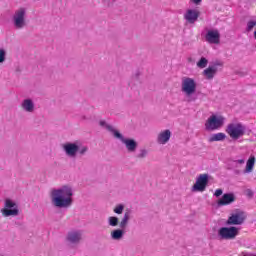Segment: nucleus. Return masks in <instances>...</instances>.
Masks as SVG:
<instances>
[{
    "instance_id": "obj_1",
    "label": "nucleus",
    "mask_w": 256,
    "mask_h": 256,
    "mask_svg": "<svg viewBox=\"0 0 256 256\" xmlns=\"http://www.w3.org/2000/svg\"><path fill=\"white\" fill-rule=\"evenodd\" d=\"M73 190L69 186H63L51 191L52 203L55 207H71L73 204Z\"/></svg>"
},
{
    "instance_id": "obj_2",
    "label": "nucleus",
    "mask_w": 256,
    "mask_h": 256,
    "mask_svg": "<svg viewBox=\"0 0 256 256\" xmlns=\"http://www.w3.org/2000/svg\"><path fill=\"white\" fill-rule=\"evenodd\" d=\"M225 131L230 139L237 141V139H241L245 135L247 128L241 122H232L227 125Z\"/></svg>"
},
{
    "instance_id": "obj_3",
    "label": "nucleus",
    "mask_w": 256,
    "mask_h": 256,
    "mask_svg": "<svg viewBox=\"0 0 256 256\" xmlns=\"http://www.w3.org/2000/svg\"><path fill=\"white\" fill-rule=\"evenodd\" d=\"M239 235V228L235 226L231 227H222L218 230V237L226 241H231Z\"/></svg>"
},
{
    "instance_id": "obj_4",
    "label": "nucleus",
    "mask_w": 256,
    "mask_h": 256,
    "mask_svg": "<svg viewBox=\"0 0 256 256\" xmlns=\"http://www.w3.org/2000/svg\"><path fill=\"white\" fill-rule=\"evenodd\" d=\"M25 15H27V9L20 8L18 9L13 16V23L15 29H23L27 26L25 21Z\"/></svg>"
},
{
    "instance_id": "obj_5",
    "label": "nucleus",
    "mask_w": 256,
    "mask_h": 256,
    "mask_svg": "<svg viewBox=\"0 0 256 256\" xmlns=\"http://www.w3.org/2000/svg\"><path fill=\"white\" fill-rule=\"evenodd\" d=\"M223 123V117L212 115L207 119L205 123L206 131H217V129H221V127H223Z\"/></svg>"
},
{
    "instance_id": "obj_6",
    "label": "nucleus",
    "mask_w": 256,
    "mask_h": 256,
    "mask_svg": "<svg viewBox=\"0 0 256 256\" xmlns=\"http://www.w3.org/2000/svg\"><path fill=\"white\" fill-rule=\"evenodd\" d=\"M2 215L4 217H17V215H19V208H17V204L11 199H6L5 208L2 209Z\"/></svg>"
},
{
    "instance_id": "obj_7",
    "label": "nucleus",
    "mask_w": 256,
    "mask_h": 256,
    "mask_svg": "<svg viewBox=\"0 0 256 256\" xmlns=\"http://www.w3.org/2000/svg\"><path fill=\"white\" fill-rule=\"evenodd\" d=\"M182 91L185 95L191 96L197 91V83L193 78L184 77L182 79Z\"/></svg>"
},
{
    "instance_id": "obj_8",
    "label": "nucleus",
    "mask_w": 256,
    "mask_h": 256,
    "mask_svg": "<svg viewBox=\"0 0 256 256\" xmlns=\"http://www.w3.org/2000/svg\"><path fill=\"white\" fill-rule=\"evenodd\" d=\"M245 219H247L245 212L236 210L235 213H232L228 217L226 225H243V223H245Z\"/></svg>"
},
{
    "instance_id": "obj_9",
    "label": "nucleus",
    "mask_w": 256,
    "mask_h": 256,
    "mask_svg": "<svg viewBox=\"0 0 256 256\" xmlns=\"http://www.w3.org/2000/svg\"><path fill=\"white\" fill-rule=\"evenodd\" d=\"M209 184V174H200L196 179L195 184L192 187V191H199L203 193L205 189H207V185Z\"/></svg>"
},
{
    "instance_id": "obj_10",
    "label": "nucleus",
    "mask_w": 256,
    "mask_h": 256,
    "mask_svg": "<svg viewBox=\"0 0 256 256\" xmlns=\"http://www.w3.org/2000/svg\"><path fill=\"white\" fill-rule=\"evenodd\" d=\"M205 37L208 43H212L214 45L219 44V41H221V34L219 33V30H209Z\"/></svg>"
},
{
    "instance_id": "obj_11",
    "label": "nucleus",
    "mask_w": 256,
    "mask_h": 256,
    "mask_svg": "<svg viewBox=\"0 0 256 256\" xmlns=\"http://www.w3.org/2000/svg\"><path fill=\"white\" fill-rule=\"evenodd\" d=\"M234 201L235 195L233 193H226L221 199L218 200L217 205L219 207H225L227 205H231V203H234Z\"/></svg>"
},
{
    "instance_id": "obj_12",
    "label": "nucleus",
    "mask_w": 256,
    "mask_h": 256,
    "mask_svg": "<svg viewBox=\"0 0 256 256\" xmlns=\"http://www.w3.org/2000/svg\"><path fill=\"white\" fill-rule=\"evenodd\" d=\"M64 150L69 157H75L79 151V146H77V144L68 143L64 145Z\"/></svg>"
},
{
    "instance_id": "obj_13",
    "label": "nucleus",
    "mask_w": 256,
    "mask_h": 256,
    "mask_svg": "<svg viewBox=\"0 0 256 256\" xmlns=\"http://www.w3.org/2000/svg\"><path fill=\"white\" fill-rule=\"evenodd\" d=\"M184 18L186 21H188V23H195V21L199 19V11L189 9L185 13Z\"/></svg>"
},
{
    "instance_id": "obj_14",
    "label": "nucleus",
    "mask_w": 256,
    "mask_h": 256,
    "mask_svg": "<svg viewBox=\"0 0 256 256\" xmlns=\"http://www.w3.org/2000/svg\"><path fill=\"white\" fill-rule=\"evenodd\" d=\"M122 143L126 146L127 151L133 153L137 149V142L133 139H122Z\"/></svg>"
},
{
    "instance_id": "obj_15",
    "label": "nucleus",
    "mask_w": 256,
    "mask_h": 256,
    "mask_svg": "<svg viewBox=\"0 0 256 256\" xmlns=\"http://www.w3.org/2000/svg\"><path fill=\"white\" fill-rule=\"evenodd\" d=\"M217 73V67L216 66H209L203 71V75L206 76V79H213L215 77V74Z\"/></svg>"
},
{
    "instance_id": "obj_16",
    "label": "nucleus",
    "mask_w": 256,
    "mask_h": 256,
    "mask_svg": "<svg viewBox=\"0 0 256 256\" xmlns=\"http://www.w3.org/2000/svg\"><path fill=\"white\" fill-rule=\"evenodd\" d=\"M22 108L24 111H27L28 113H33L35 105L33 104V101H31V99H26L22 103Z\"/></svg>"
},
{
    "instance_id": "obj_17",
    "label": "nucleus",
    "mask_w": 256,
    "mask_h": 256,
    "mask_svg": "<svg viewBox=\"0 0 256 256\" xmlns=\"http://www.w3.org/2000/svg\"><path fill=\"white\" fill-rule=\"evenodd\" d=\"M68 241H70V243H79V241H81V232H70L68 234Z\"/></svg>"
},
{
    "instance_id": "obj_18",
    "label": "nucleus",
    "mask_w": 256,
    "mask_h": 256,
    "mask_svg": "<svg viewBox=\"0 0 256 256\" xmlns=\"http://www.w3.org/2000/svg\"><path fill=\"white\" fill-rule=\"evenodd\" d=\"M225 139H227V135H225V133L223 132H218L216 134H213L210 138H209V142L213 143L215 141H225Z\"/></svg>"
},
{
    "instance_id": "obj_19",
    "label": "nucleus",
    "mask_w": 256,
    "mask_h": 256,
    "mask_svg": "<svg viewBox=\"0 0 256 256\" xmlns=\"http://www.w3.org/2000/svg\"><path fill=\"white\" fill-rule=\"evenodd\" d=\"M171 139V130H165L161 133V144L165 145Z\"/></svg>"
},
{
    "instance_id": "obj_20",
    "label": "nucleus",
    "mask_w": 256,
    "mask_h": 256,
    "mask_svg": "<svg viewBox=\"0 0 256 256\" xmlns=\"http://www.w3.org/2000/svg\"><path fill=\"white\" fill-rule=\"evenodd\" d=\"M253 167H255V156L248 159L246 163V173H251V171H253Z\"/></svg>"
},
{
    "instance_id": "obj_21",
    "label": "nucleus",
    "mask_w": 256,
    "mask_h": 256,
    "mask_svg": "<svg viewBox=\"0 0 256 256\" xmlns=\"http://www.w3.org/2000/svg\"><path fill=\"white\" fill-rule=\"evenodd\" d=\"M131 218V215L129 212H126L120 222L121 229H125L127 227V224L129 223V219Z\"/></svg>"
},
{
    "instance_id": "obj_22",
    "label": "nucleus",
    "mask_w": 256,
    "mask_h": 256,
    "mask_svg": "<svg viewBox=\"0 0 256 256\" xmlns=\"http://www.w3.org/2000/svg\"><path fill=\"white\" fill-rule=\"evenodd\" d=\"M111 237H112V239H115V240L121 239L123 237V230L116 229V230L112 231Z\"/></svg>"
},
{
    "instance_id": "obj_23",
    "label": "nucleus",
    "mask_w": 256,
    "mask_h": 256,
    "mask_svg": "<svg viewBox=\"0 0 256 256\" xmlns=\"http://www.w3.org/2000/svg\"><path fill=\"white\" fill-rule=\"evenodd\" d=\"M107 129H108V131L113 132V135H114V137H116V139H120V141L123 142V139H125V138L123 137V135H121V133L119 131L113 129V127H111V126H107Z\"/></svg>"
},
{
    "instance_id": "obj_24",
    "label": "nucleus",
    "mask_w": 256,
    "mask_h": 256,
    "mask_svg": "<svg viewBox=\"0 0 256 256\" xmlns=\"http://www.w3.org/2000/svg\"><path fill=\"white\" fill-rule=\"evenodd\" d=\"M108 221H109L110 227H117V225H119V218L115 216L109 217Z\"/></svg>"
},
{
    "instance_id": "obj_25",
    "label": "nucleus",
    "mask_w": 256,
    "mask_h": 256,
    "mask_svg": "<svg viewBox=\"0 0 256 256\" xmlns=\"http://www.w3.org/2000/svg\"><path fill=\"white\" fill-rule=\"evenodd\" d=\"M255 25H256V21L255 20L248 21L246 31L248 33H250V31H253V28L255 27Z\"/></svg>"
},
{
    "instance_id": "obj_26",
    "label": "nucleus",
    "mask_w": 256,
    "mask_h": 256,
    "mask_svg": "<svg viewBox=\"0 0 256 256\" xmlns=\"http://www.w3.org/2000/svg\"><path fill=\"white\" fill-rule=\"evenodd\" d=\"M123 205H118L114 208V213H117V215H121V213H123Z\"/></svg>"
},
{
    "instance_id": "obj_27",
    "label": "nucleus",
    "mask_w": 256,
    "mask_h": 256,
    "mask_svg": "<svg viewBox=\"0 0 256 256\" xmlns=\"http://www.w3.org/2000/svg\"><path fill=\"white\" fill-rule=\"evenodd\" d=\"M209 63V60L205 57H201V59L196 63V65H207Z\"/></svg>"
},
{
    "instance_id": "obj_28",
    "label": "nucleus",
    "mask_w": 256,
    "mask_h": 256,
    "mask_svg": "<svg viewBox=\"0 0 256 256\" xmlns=\"http://www.w3.org/2000/svg\"><path fill=\"white\" fill-rule=\"evenodd\" d=\"M5 55H6L5 50L0 49V63H4L5 62Z\"/></svg>"
},
{
    "instance_id": "obj_29",
    "label": "nucleus",
    "mask_w": 256,
    "mask_h": 256,
    "mask_svg": "<svg viewBox=\"0 0 256 256\" xmlns=\"http://www.w3.org/2000/svg\"><path fill=\"white\" fill-rule=\"evenodd\" d=\"M215 197H221L223 195V190L222 189H217L214 193Z\"/></svg>"
},
{
    "instance_id": "obj_30",
    "label": "nucleus",
    "mask_w": 256,
    "mask_h": 256,
    "mask_svg": "<svg viewBox=\"0 0 256 256\" xmlns=\"http://www.w3.org/2000/svg\"><path fill=\"white\" fill-rule=\"evenodd\" d=\"M210 65H223V62H221V60H214L210 62Z\"/></svg>"
},
{
    "instance_id": "obj_31",
    "label": "nucleus",
    "mask_w": 256,
    "mask_h": 256,
    "mask_svg": "<svg viewBox=\"0 0 256 256\" xmlns=\"http://www.w3.org/2000/svg\"><path fill=\"white\" fill-rule=\"evenodd\" d=\"M192 3H194V5H201V2L203 0H190Z\"/></svg>"
},
{
    "instance_id": "obj_32",
    "label": "nucleus",
    "mask_w": 256,
    "mask_h": 256,
    "mask_svg": "<svg viewBox=\"0 0 256 256\" xmlns=\"http://www.w3.org/2000/svg\"><path fill=\"white\" fill-rule=\"evenodd\" d=\"M85 153H87V147H84V148H82V149L80 150V154H81V155H83V154H85Z\"/></svg>"
},
{
    "instance_id": "obj_33",
    "label": "nucleus",
    "mask_w": 256,
    "mask_h": 256,
    "mask_svg": "<svg viewBox=\"0 0 256 256\" xmlns=\"http://www.w3.org/2000/svg\"><path fill=\"white\" fill-rule=\"evenodd\" d=\"M236 163H239L240 165H243V163H245V160L244 159H239L236 161Z\"/></svg>"
},
{
    "instance_id": "obj_34",
    "label": "nucleus",
    "mask_w": 256,
    "mask_h": 256,
    "mask_svg": "<svg viewBox=\"0 0 256 256\" xmlns=\"http://www.w3.org/2000/svg\"><path fill=\"white\" fill-rule=\"evenodd\" d=\"M158 140H159V141L161 140V134H159V136H158Z\"/></svg>"
},
{
    "instance_id": "obj_35",
    "label": "nucleus",
    "mask_w": 256,
    "mask_h": 256,
    "mask_svg": "<svg viewBox=\"0 0 256 256\" xmlns=\"http://www.w3.org/2000/svg\"><path fill=\"white\" fill-rule=\"evenodd\" d=\"M248 195H253V192L250 191V192L248 193Z\"/></svg>"
},
{
    "instance_id": "obj_36",
    "label": "nucleus",
    "mask_w": 256,
    "mask_h": 256,
    "mask_svg": "<svg viewBox=\"0 0 256 256\" xmlns=\"http://www.w3.org/2000/svg\"><path fill=\"white\" fill-rule=\"evenodd\" d=\"M101 125H105V122H100Z\"/></svg>"
},
{
    "instance_id": "obj_37",
    "label": "nucleus",
    "mask_w": 256,
    "mask_h": 256,
    "mask_svg": "<svg viewBox=\"0 0 256 256\" xmlns=\"http://www.w3.org/2000/svg\"><path fill=\"white\" fill-rule=\"evenodd\" d=\"M111 5H113V4H108V7H111Z\"/></svg>"
},
{
    "instance_id": "obj_38",
    "label": "nucleus",
    "mask_w": 256,
    "mask_h": 256,
    "mask_svg": "<svg viewBox=\"0 0 256 256\" xmlns=\"http://www.w3.org/2000/svg\"><path fill=\"white\" fill-rule=\"evenodd\" d=\"M240 75L243 76V75H245V73H241Z\"/></svg>"
},
{
    "instance_id": "obj_39",
    "label": "nucleus",
    "mask_w": 256,
    "mask_h": 256,
    "mask_svg": "<svg viewBox=\"0 0 256 256\" xmlns=\"http://www.w3.org/2000/svg\"><path fill=\"white\" fill-rule=\"evenodd\" d=\"M200 67H205V65H200Z\"/></svg>"
}]
</instances>
